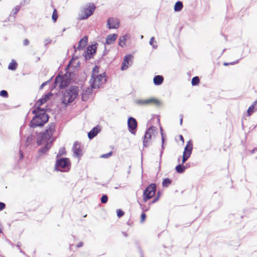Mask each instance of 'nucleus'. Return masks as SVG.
I'll list each match as a JSON object with an SVG mask.
<instances>
[{
    "label": "nucleus",
    "mask_w": 257,
    "mask_h": 257,
    "mask_svg": "<svg viewBox=\"0 0 257 257\" xmlns=\"http://www.w3.org/2000/svg\"><path fill=\"white\" fill-rule=\"evenodd\" d=\"M32 113L35 114V116L31 121V127L43 126L48 121L49 116L46 113V109L34 108L32 110Z\"/></svg>",
    "instance_id": "f257e3e1"
},
{
    "label": "nucleus",
    "mask_w": 257,
    "mask_h": 257,
    "mask_svg": "<svg viewBox=\"0 0 257 257\" xmlns=\"http://www.w3.org/2000/svg\"><path fill=\"white\" fill-rule=\"evenodd\" d=\"M79 88L77 86H71L62 93V103L67 105L72 103L78 96Z\"/></svg>",
    "instance_id": "f03ea898"
},
{
    "label": "nucleus",
    "mask_w": 257,
    "mask_h": 257,
    "mask_svg": "<svg viewBox=\"0 0 257 257\" xmlns=\"http://www.w3.org/2000/svg\"><path fill=\"white\" fill-rule=\"evenodd\" d=\"M55 131V125L53 123L48 125L45 132L40 133L37 138V144L40 146L43 144L47 143V145H49V142L51 143L52 137Z\"/></svg>",
    "instance_id": "7ed1b4c3"
},
{
    "label": "nucleus",
    "mask_w": 257,
    "mask_h": 257,
    "mask_svg": "<svg viewBox=\"0 0 257 257\" xmlns=\"http://www.w3.org/2000/svg\"><path fill=\"white\" fill-rule=\"evenodd\" d=\"M70 81V74L66 73L64 75L59 73L55 78L54 84L60 88H63L67 86Z\"/></svg>",
    "instance_id": "20e7f679"
},
{
    "label": "nucleus",
    "mask_w": 257,
    "mask_h": 257,
    "mask_svg": "<svg viewBox=\"0 0 257 257\" xmlns=\"http://www.w3.org/2000/svg\"><path fill=\"white\" fill-rule=\"evenodd\" d=\"M106 81V78L104 73L97 75V76L91 75V78L90 81L91 87L94 89L99 88Z\"/></svg>",
    "instance_id": "39448f33"
},
{
    "label": "nucleus",
    "mask_w": 257,
    "mask_h": 257,
    "mask_svg": "<svg viewBox=\"0 0 257 257\" xmlns=\"http://www.w3.org/2000/svg\"><path fill=\"white\" fill-rule=\"evenodd\" d=\"M95 9L96 7L93 4H89L86 5L81 9L80 12L79 14V19L85 20L87 19L93 14Z\"/></svg>",
    "instance_id": "423d86ee"
},
{
    "label": "nucleus",
    "mask_w": 257,
    "mask_h": 257,
    "mask_svg": "<svg viewBox=\"0 0 257 257\" xmlns=\"http://www.w3.org/2000/svg\"><path fill=\"white\" fill-rule=\"evenodd\" d=\"M71 167V162L68 158H61L57 160L55 169L61 172H68Z\"/></svg>",
    "instance_id": "0eeeda50"
},
{
    "label": "nucleus",
    "mask_w": 257,
    "mask_h": 257,
    "mask_svg": "<svg viewBox=\"0 0 257 257\" xmlns=\"http://www.w3.org/2000/svg\"><path fill=\"white\" fill-rule=\"evenodd\" d=\"M156 186L154 183L150 184L144 191L143 199L144 202H147L151 199L155 194Z\"/></svg>",
    "instance_id": "6e6552de"
},
{
    "label": "nucleus",
    "mask_w": 257,
    "mask_h": 257,
    "mask_svg": "<svg viewBox=\"0 0 257 257\" xmlns=\"http://www.w3.org/2000/svg\"><path fill=\"white\" fill-rule=\"evenodd\" d=\"M193 149V144L192 141H189L184 149L183 155L182 163H184L190 157Z\"/></svg>",
    "instance_id": "1a4fd4ad"
},
{
    "label": "nucleus",
    "mask_w": 257,
    "mask_h": 257,
    "mask_svg": "<svg viewBox=\"0 0 257 257\" xmlns=\"http://www.w3.org/2000/svg\"><path fill=\"white\" fill-rule=\"evenodd\" d=\"M155 127L153 126L150 127L146 131L144 138V145L147 147L150 142L152 137L154 135Z\"/></svg>",
    "instance_id": "9d476101"
},
{
    "label": "nucleus",
    "mask_w": 257,
    "mask_h": 257,
    "mask_svg": "<svg viewBox=\"0 0 257 257\" xmlns=\"http://www.w3.org/2000/svg\"><path fill=\"white\" fill-rule=\"evenodd\" d=\"M127 125L129 131L132 134L135 135L137 127V121L136 119L132 117H129L127 120Z\"/></svg>",
    "instance_id": "9b49d317"
},
{
    "label": "nucleus",
    "mask_w": 257,
    "mask_h": 257,
    "mask_svg": "<svg viewBox=\"0 0 257 257\" xmlns=\"http://www.w3.org/2000/svg\"><path fill=\"white\" fill-rule=\"evenodd\" d=\"M52 96V94L51 93H49L45 94L41 99H39L35 104L34 108H39L42 109L41 107V106L46 102L49 99L51 96Z\"/></svg>",
    "instance_id": "f8f14e48"
},
{
    "label": "nucleus",
    "mask_w": 257,
    "mask_h": 257,
    "mask_svg": "<svg viewBox=\"0 0 257 257\" xmlns=\"http://www.w3.org/2000/svg\"><path fill=\"white\" fill-rule=\"evenodd\" d=\"M72 150L74 155L76 157L80 158L82 156V150L80 143L75 142L73 144Z\"/></svg>",
    "instance_id": "ddd939ff"
},
{
    "label": "nucleus",
    "mask_w": 257,
    "mask_h": 257,
    "mask_svg": "<svg viewBox=\"0 0 257 257\" xmlns=\"http://www.w3.org/2000/svg\"><path fill=\"white\" fill-rule=\"evenodd\" d=\"M138 103L141 105H148V104H155L159 105V101L155 98H151L147 99L139 100L137 101Z\"/></svg>",
    "instance_id": "4468645a"
},
{
    "label": "nucleus",
    "mask_w": 257,
    "mask_h": 257,
    "mask_svg": "<svg viewBox=\"0 0 257 257\" xmlns=\"http://www.w3.org/2000/svg\"><path fill=\"white\" fill-rule=\"evenodd\" d=\"M107 25L109 29H117L119 26V21L116 18H108Z\"/></svg>",
    "instance_id": "2eb2a0df"
},
{
    "label": "nucleus",
    "mask_w": 257,
    "mask_h": 257,
    "mask_svg": "<svg viewBox=\"0 0 257 257\" xmlns=\"http://www.w3.org/2000/svg\"><path fill=\"white\" fill-rule=\"evenodd\" d=\"M92 87H86L84 88L82 92V99L83 101H87L90 96L92 95Z\"/></svg>",
    "instance_id": "dca6fc26"
},
{
    "label": "nucleus",
    "mask_w": 257,
    "mask_h": 257,
    "mask_svg": "<svg viewBox=\"0 0 257 257\" xmlns=\"http://www.w3.org/2000/svg\"><path fill=\"white\" fill-rule=\"evenodd\" d=\"M132 58L133 56L131 55H127L124 57L121 67L122 70H124L128 68L130 65V61H131Z\"/></svg>",
    "instance_id": "f3484780"
},
{
    "label": "nucleus",
    "mask_w": 257,
    "mask_h": 257,
    "mask_svg": "<svg viewBox=\"0 0 257 257\" xmlns=\"http://www.w3.org/2000/svg\"><path fill=\"white\" fill-rule=\"evenodd\" d=\"M117 38V35L116 34L108 35L105 40V44L110 45L114 43Z\"/></svg>",
    "instance_id": "a211bd4d"
},
{
    "label": "nucleus",
    "mask_w": 257,
    "mask_h": 257,
    "mask_svg": "<svg viewBox=\"0 0 257 257\" xmlns=\"http://www.w3.org/2000/svg\"><path fill=\"white\" fill-rule=\"evenodd\" d=\"M88 38L87 36L83 37L79 42L77 49H83L87 44Z\"/></svg>",
    "instance_id": "6ab92c4d"
},
{
    "label": "nucleus",
    "mask_w": 257,
    "mask_h": 257,
    "mask_svg": "<svg viewBox=\"0 0 257 257\" xmlns=\"http://www.w3.org/2000/svg\"><path fill=\"white\" fill-rule=\"evenodd\" d=\"M256 104L257 100L254 101L252 105L249 107L247 111L248 116H250L255 110H257Z\"/></svg>",
    "instance_id": "aec40b11"
},
{
    "label": "nucleus",
    "mask_w": 257,
    "mask_h": 257,
    "mask_svg": "<svg viewBox=\"0 0 257 257\" xmlns=\"http://www.w3.org/2000/svg\"><path fill=\"white\" fill-rule=\"evenodd\" d=\"M100 129L98 127H94L91 130L88 134V137L90 139H92L95 137L97 134L99 132Z\"/></svg>",
    "instance_id": "412c9836"
},
{
    "label": "nucleus",
    "mask_w": 257,
    "mask_h": 257,
    "mask_svg": "<svg viewBox=\"0 0 257 257\" xmlns=\"http://www.w3.org/2000/svg\"><path fill=\"white\" fill-rule=\"evenodd\" d=\"M164 81V78L161 75L155 76L153 79L154 83L156 85H161Z\"/></svg>",
    "instance_id": "4be33fe9"
},
{
    "label": "nucleus",
    "mask_w": 257,
    "mask_h": 257,
    "mask_svg": "<svg viewBox=\"0 0 257 257\" xmlns=\"http://www.w3.org/2000/svg\"><path fill=\"white\" fill-rule=\"evenodd\" d=\"M183 5L181 2L178 1L176 3L174 6V11L176 12L180 11L183 8Z\"/></svg>",
    "instance_id": "5701e85b"
},
{
    "label": "nucleus",
    "mask_w": 257,
    "mask_h": 257,
    "mask_svg": "<svg viewBox=\"0 0 257 257\" xmlns=\"http://www.w3.org/2000/svg\"><path fill=\"white\" fill-rule=\"evenodd\" d=\"M126 35L120 37L119 39L118 44L121 47H123L125 45V42L126 41Z\"/></svg>",
    "instance_id": "b1692460"
},
{
    "label": "nucleus",
    "mask_w": 257,
    "mask_h": 257,
    "mask_svg": "<svg viewBox=\"0 0 257 257\" xmlns=\"http://www.w3.org/2000/svg\"><path fill=\"white\" fill-rule=\"evenodd\" d=\"M185 169L186 168H185V166L183 165H181V164L177 165L175 168V169H176L177 172H178L179 173H183L185 171Z\"/></svg>",
    "instance_id": "393cba45"
},
{
    "label": "nucleus",
    "mask_w": 257,
    "mask_h": 257,
    "mask_svg": "<svg viewBox=\"0 0 257 257\" xmlns=\"http://www.w3.org/2000/svg\"><path fill=\"white\" fill-rule=\"evenodd\" d=\"M17 66L18 64L17 63V62L14 60H12L11 62L9 64L8 68L12 70H15L16 69Z\"/></svg>",
    "instance_id": "a878e982"
},
{
    "label": "nucleus",
    "mask_w": 257,
    "mask_h": 257,
    "mask_svg": "<svg viewBox=\"0 0 257 257\" xmlns=\"http://www.w3.org/2000/svg\"><path fill=\"white\" fill-rule=\"evenodd\" d=\"M172 183V180L169 178L164 179L162 182V185L164 187H168Z\"/></svg>",
    "instance_id": "bb28decb"
},
{
    "label": "nucleus",
    "mask_w": 257,
    "mask_h": 257,
    "mask_svg": "<svg viewBox=\"0 0 257 257\" xmlns=\"http://www.w3.org/2000/svg\"><path fill=\"white\" fill-rule=\"evenodd\" d=\"M58 18V12H57V10L55 9L53 10L52 16V20L53 21V22L54 23H55L57 21Z\"/></svg>",
    "instance_id": "cd10ccee"
},
{
    "label": "nucleus",
    "mask_w": 257,
    "mask_h": 257,
    "mask_svg": "<svg viewBox=\"0 0 257 257\" xmlns=\"http://www.w3.org/2000/svg\"><path fill=\"white\" fill-rule=\"evenodd\" d=\"M200 82V79L198 76L194 77L191 81V84L192 85H197Z\"/></svg>",
    "instance_id": "c85d7f7f"
},
{
    "label": "nucleus",
    "mask_w": 257,
    "mask_h": 257,
    "mask_svg": "<svg viewBox=\"0 0 257 257\" xmlns=\"http://www.w3.org/2000/svg\"><path fill=\"white\" fill-rule=\"evenodd\" d=\"M99 72V67L97 66H95L94 67L93 69L92 72V75H95L97 76V74Z\"/></svg>",
    "instance_id": "c756f323"
},
{
    "label": "nucleus",
    "mask_w": 257,
    "mask_h": 257,
    "mask_svg": "<svg viewBox=\"0 0 257 257\" xmlns=\"http://www.w3.org/2000/svg\"><path fill=\"white\" fill-rule=\"evenodd\" d=\"M160 196V193H157L156 195L155 196V197L152 201L151 203L153 204V203H155V202H156L157 201H158L159 200Z\"/></svg>",
    "instance_id": "7c9ffc66"
},
{
    "label": "nucleus",
    "mask_w": 257,
    "mask_h": 257,
    "mask_svg": "<svg viewBox=\"0 0 257 257\" xmlns=\"http://www.w3.org/2000/svg\"><path fill=\"white\" fill-rule=\"evenodd\" d=\"M239 62V60H236L235 61H233V62H229V63H228V62H224L223 63V65L225 66H228L229 65H235L236 64H237Z\"/></svg>",
    "instance_id": "2f4dec72"
},
{
    "label": "nucleus",
    "mask_w": 257,
    "mask_h": 257,
    "mask_svg": "<svg viewBox=\"0 0 257 257\" xmlns=\"http://www.w3.org/2000/svg\"><path fill=\"white\" fill-rule=\"evenodd\" d=\"M48 145H47L44 147H42L40 149V152L42 153H46L48 150V149H49V148L50 147V146H49V147H48Z\"/></svg>",
    "instance_id": "473e14b6"
},
{
    "label": "nucleus",
    "mask_w": 257,
    "mask_h": 257,
    "mask_svg": "<svg viewBox=\"0 0 257 257\" xmlns=\"http://www.w3.org/2000/svg\"><path fill=\"white\" fill-rule=\"evenodd\" d=\"M108 201V197L106 195H103L101 198V202L102 203H106Z\"/></svg>",
    "instance_id": "72a5a7b5"
},
{
    "label": "nucleus",
    "mask_w": 257,
    "mask_h": 257,
    "mask_svg": "<svg viewBox=\"0 0 257 257\" xmlns=\"http://www.w3.org/2000/svg\"><path fill=\"white\" fill-rule=\"evenodd\" d=\"M116 213H117V216L119 218L123 216L124 214V212L121 209H117L116 210Z\"/></svg>",
    "instance_id": "f704fd0d"
},
{
    "label": "nucleus",
    "mask_w": 257,
    "mask_h": 257,
    "mask_svg": "<svg viewBox=\"0 0 257 257\" xmlns=\"http://www.w3.org/2000/svg\"><path fill=\"white\" fill-rule=\"evenodd\" d=\"M0 95L4 97H8V93L6 90H2L0 92Z\"/></svg>",
    "instance_id": "c9c22d12"
},
{
    "label": "nucleus",
    "mask_w": 257,
    "mask_h": 257,
    "mask_svg": "<svg viewBox=\"0 0 257 257\" xmlns=\"http://www.w3.org/2000/svg\"><path fill=\"white\" fill-rule=\"evenodd\" d=\"M146 214L143 212L141 214V222H144L145 220H146Z\"/></svg>",
    "instance_id": "e433bc0d"
},
{
    "label": "nucleus",
    "mask_w": 257,
    "mask_h": 257,
    "mask_svg": "<svg viewBox=\"0 0 257 257\" xmlns=\"http://www.w3.org/2000/svg\"><path fill=\"white\" fill-rule=\"evenodd\" d=\"M111 155H112V152H110L108 153L107 154L102 155L100 156V157L101 158H107L109 157L110 156H111Z\"/></svg>",
    "instance_id": "4c0bfd02"
},
{
    "label": "nucleus",
    "mask_w": 257,
    "mask_h": 257,
    "mask_svg": "<svg viewBox=\"0 0 257 257\" xmlns=\"http://www.w3.org/2000/svg\"><path fill=\"white\" fill-rule=\"evenodd\" d=\"M6 207V205L4 203L0 202V211L3 210Z\"/></svg>",
    "instance_id": "58836bf2"
},
{
    "label": "nucleus",
    "mask_w": 257,
    "mask_h": 257,
    "mask_svg": "<svg viewBox=\"0 0 257 257\" xmlns=\"http://www.w3.org/2000/svg\"><path fill=\"white\" fill-rule=\"evenodd\" d=\"M23 44L25 46H27L29 44V41L27 39H26L23 41Z\"/></svg>",
    "instance_id": "ea45409f"
},
{
    "label": "nucleus",
    "mask_w": 257,
    "mask_h": 257,
    "mask_svg": "<svg viewBox=\"0 0 257 257\" xmlns=\"http://www.w3.org/2000/svg\"><path fill=\"white\" fill-rule=\"evenodd\" d=\"M155 42V38L154 37H152L150 41V44L151 45L154 46V43Z\"/></svg>",
    "instance_id": "a19ab883"
},
{
    "label": "nucleus",
    "mask_w": 257,
    "mask_h": 257,
    "mask_svg": "<svg viewBox=\"0 0 257 257\" xmlns=\"http://www.w3.org/2000/svg\"><path fill=\"white\" fill-rule=\"evenodd\" d=\"M180 139L182 142H184V138L182 136H180Z\"/></svg>",
    "instance_id": "79ce46f5"
},
{
    "label": "nucleus",
    "mask_w": 257,
    "mask_h": 257,
    "mask_svg": "<svg viewBox=\"0 0 257 257\" xmlns=\"http://www.w3.org/2000/svg\"><path fill=\"white\" fill-rule=\"evenodd\" d=\"M180 122V124H181L182 123V118H181Z\"/></svg>",
    "instance_id": "37998d69"
},
{
    "label": "nucleus",
    "mask_w": 257,
    "mask_h": 257,
    "mask_svg": "<svg viewBox=\"0 0 257 257\" xmlns=\"http://www.w3.org/2000/svg\"><path fill=\"white\" fill-rule=\"evenodd\" d=\"M20 153L21 154V157H23V154L21 151H20Z\"/></svg>",
    "instance_id": "c03bdc74"
},
{
    "label": "nucleus",
    "mask_w": 257,
    "mask_h": 257,
    "mask_svg": "<svg viewBox=\"0 0 257 257\" xmlns=\"http://www.w3.org/2000/svg\"><path fill=\"white\" fill-rule=\"evenodd\" d=\"M45 85L44 83H43L42 85H41V87H42L43 86H44V85Z\"/></svg>",
    "instance_id": "a18cd8bd"
},
{
    "label": "nucleus",
    "mask_w": 257,
    "mask_h": 257,
    "mask_svg": "<svg viewBox=\"0 0 257 257\" xmlns=\"http://www.w3.org/2000/svg\"><path fill=\"white\" fill-rule=\"evenodd\" d=\"M1 231V229H0V232Z\"/></svg>",
    "instance_id": "49530a36"
}]
</instances>
